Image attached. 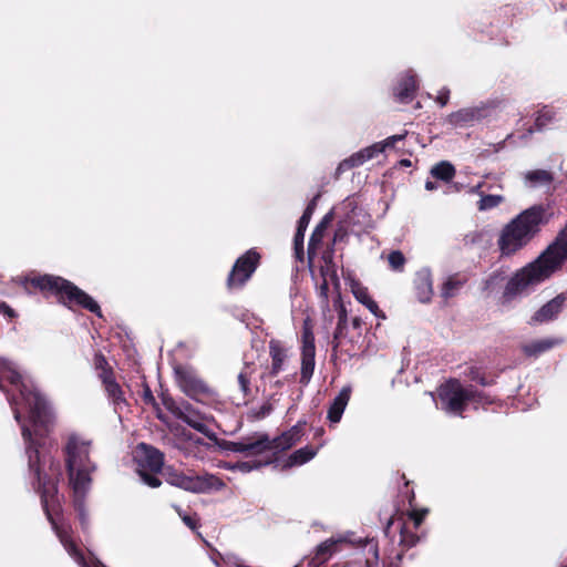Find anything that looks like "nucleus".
I'll use <instances>...</instances> for the list:
<instances>
[{
	"mask_svg": "<svg viewBox=\"0 0 567 567\" xmlns=\"http://www.w3.org/2000/svg\"><path fill=\"white\" fill-rule=\"evenodd\" d=\"M394 523H395V516L393 515V516H391V517L389 518V520H388V523H386V525H385V527H384V534H385L388 537H389V536H391V528H392V526L394 525Z\"/></svg>",
	"mask_w": 567,
	"mask_h": 567,
	"instance_id": "338daca9",
	"label": "nucleus"
},
{
	"mask_svg": "<svg viewBox=\"0 0 567 567\" xmlns=\"http://www.w3.org/2000/svg\"><path fill=\"white\" fill-rule=\"evenodd\" d=\"M352 292L355 299L364 305L375 317L385 319V315L380 310L378 303L372 299L367 287L355 285L352 287Z\"/></svg>",
	"mask_w": 567,
	"mask_h": 567,
	"instance_id": "a878e982",
	"label": "nucleus"
},
{
	"mask_svg": "<svg viewBox=\"0 0 567 567\" xmlns=\"http://www.w3.org/2000/svg\"><path fill=\"white\" fill-rule=\"evenodd\" d=\"M332 221H333V212L330 210L322 217L320 223L313 229V231L310 236L309 243H308V257H309L310 261H312V259L315 258V256L317 254V249L321 245L322 239L324 237V233H326L328 226Z\"/></svg>",
	"mask_w": 567,
	"mask_h": 567,
	"instance_id": "4be33fe9",
	"label": "nucleus"
},
{
	"mask_svg": "<svg viewBox=\"0 0 567 567\" xmlns=\"http://www.w3.org/2000/svg\"><path fill=\"white\" fill-rule=\"evenodd\" d=\"M0 313H2L9 320L17 317V312L4 301H0Z\"/></svg>",
	"mask_w": 567,
	"mask_h": 567,
	"instance_id": "052dcab7",
	"label": "nucleus"
},
{
	"mask_svg": "<svg viewBox=\"0 0 567 567\" xmlns=\"http://www.w3.org/2000/svg\"><path fill=\"white\" fill-rule=\"evenodd\" d=\"M63 547L81 567H87L85 556L74 540L63 545Z\"/></svg>",
	"mask_w": 567,
	"mask_h": 567,
	"instance_id": "79ce46f5",
	"label": "nucleus"
},
{
	"mask_svg": "<svg viewBox=\"0 0 567 567\" xmlns=\"http://www.w3.org/2000/svg\"><path fill=\"white\" fill-rule=\"evenodd\" d=\"M450 89L447 87H442L439 93H437V96L435 99L436 103L441 106V107H444L447 105L449 101H450Z\"/></svg>",
	"mask_w": 567,
	"mask_h": 567,
	"instance_id": "6e6d98bb",
	"label": "nucleus"
},
{
	"mask_svg": "<svg viewBox=\"0 0 567 567\" xmlns=\"http://www.w3.org/2000/svg\"><path fill=\"white\" fill-rule=\"evenodd\" d=\"M439 398L443 409L456 415H462L467 408V388L458 379H450L439 389Z\"/></svg>",
	"mask_w": 567,
	"mask_h": 567,
	"instance_id": "9b49d317",
	"label": "nucleus"
},
{
	"mask_svg": "<svg viewBox=\"0 0 567 567\" xmlns=\"http://www.w3.org/2000/svg\"><path fill=\"white\" fill-rule=\"evenodd\" d=\"M408 493V501H409V505L410 507H414V501H415V494H414V491L411 489V491H406Z\"/></svg>",
	"mask_w": 567,
	"mask_h": 567,
	"instance_id": "774afa93",
	"label": "nucleus"
},
{
	"mask_svg": "<svg viewBox=\"0 0 567 567\" xmlns=\"http://www.w3.org/2000/svg\"><path fill=\"white\" fill-rule=\"evenodd\" d=\"M546 262L556 271L567 259V225L556 239L540 254Z\"/></svg>",
	"mask_w": 567,
	"mask_h": 567,
	"instance_id": "ddd939ff",
	"label": "nucleus"
},
{
	"mask_svg": "<svg viewBox=\"0 0 567 567\" xmlns=\"http://www.w3.org/2000/svg\"><path fill=\"white\" fill-rule=\"evenodd\" d=\"M321 275L323 277V280L319 287V295L321 298L324 299L326 302H328V292H329V284L326 278V270L321 268Z\"/></svg>",
	"mask_w": 567,
	"mask_h": 567,
	"instance_id": "13d9d810",
	"label": "nucleus"
},
{
	"mask_svg": "<svg viewBox=\"0 0 567 567\" xmlns=\"http://www.w3.org/2000/svg\"><path fill=\"white\" fill-rule=\"evenodd\" d=\"M525 179L532 186H542L549 185L554 177L553 174L546 169H534L526 173Z\"/></svg>",
	"mask_w": 567,
	"mask_h": 567,
	"instance_id": "f704fd0d",
	"label": "nucleus"
},
{
	"mask_svg": "<svg viewBox=\"0 0 567 567\" xmlns=\"http://www.w3.org/2000/svg\"><path fill=\"white\" fill-rule=\"evenodd\" d=\"M555 113L549 110L547 106L543 107L538 111L537 116L535 118V130L542 131L545 126H547L554 120Z\"/></svg>",
	"mask_w": 567,
	"mask_h": 567,
	"instance_id": "a19ab883",
	"label": "nucleus"
},
{
	"mask_svg": "<svg viewBox=\"0 0 567 567\" xmlns=\"http://www.w3.org/2000/svg\"><path fill=\"white\" fill-rule=\"evenodd\" d=\"M262 465L264 464L261 462H258V461H244V462H238L236 467L239 471H241L243 473H249L250 471L257 470V468H259Z\"/></svg>",
	"mask_w": 567,
	"mask_h": 567,
	"instance_id": "864d4df0",
	"label": "nucleus"
},
{
	"mask_svg": "<svg viewBox=\"0 0 567 567\" xmlns=\"http://www.w3.org/2000/svg\"><path fill=\"white\" fill-rule=\"evenodd\" d=\"M14 419L21 425V434L27 444L28 467L31 475V486L39 495L43 513L51 524L62 545L73 540L69 525L59 524L58 518L63 514V495L59 493V484L63 478L60 461L41 455L38 443L32 439L30 427L22 423V415L13 409Z\"/></svg>",
	"mask_w": 567,
	"mask_h": 567,
	"instance_id": "f257e3e1",
	"label": "nucleus"
},
{
	"mask_svg": "<svg viewBox=\"0 0 567 567\" xmlns=\"http://www.w3.org/2000/svg\"><path fill=\"white\" fill-rule=\"evenodd\" d=\"M178 408L179 410L182 411V413L185 415V413H190L193 410H195L193 408V405L187 402V401H182L181 403H178Z\"/></svg>",
	"mask_w": 567,
	"mask_h": 567,
	"instance_id": "69168bd1",
	"label": "nucleus"
},
{
	"mask_svg": "<svg viewBox=\"0 0 567 567\" xmlns=\"http://www.w3.org/2000/svg\"><path fill=\"white\" fill-rule=\"evenodd\" d=\"M161 400L163 405L176 417L182 416V411L178 408V402L167 392H162Z\"/></svg>",
	"mask_w": 567,
	"mask_h": 567,
	"instance_id": "c03bdc74",
	"label": "nucleus"
},
{
	"mask_svg": "<svg viewBox=\"0 0 567 567\" xmlns=\"http://www.w3.org/2000/svg\"><path fill=\"white\" fill-rule=\"evenodd\" d=\"M7 380L19 389L20 395L28 408L29 420L34 429L38 449L41 446L40 440L44 439L52 430L54 416L44 399V396L31 384L23 381L22 375L14 370H7L3 367L1 381ZM30 432H32L30 430ZM33 436V433H31Z\"/></svg>",
	"mask_w": 567,
	"mask_h": 567,
	"instance_id": "39448f33",
	"label": "nucleus"
},
{
	"mask_svg": "<svg viewBox=\"0 0 567 567\" xmlns=\"http://www.w3.org/2000/svg\"><path fill=\"white\" fill-rule=\"evenodd\" d=\"M485 117L484 107H464L456 112H452L446 122L455 127H468L473 126L476 122H480Z\"/></svg>",
	"mask_w": 567,
	"mask_h": 567,
	"instance_id": "dca6fc26",
	"label": "nucleus"
},
{
	"mask_svg": "<svg viewBox=\"0 0 567 567\" xmlns=\"http://www.w3.org/2000/svg\"><path fill=\"white\" fill-rule=\"evenodd\" d=\"M363 164V159L361 158L360 152L352 154L350 157L343 159L339 163L336 169V178H339L341 174L344 172L352 169L354 167H359Z\"/></svg>",
	"mask_w": 567,
	"mask_h": 567,
	"instance_id": "4c0bfd02",
	"label": "nucleus"
},
{
	"mask_svg": "<svg viewBox=\"0 0 567 567\" xmlns=\"http://www.w3.org/2000/svg\"><path fill=\"white\" fill-rule=\"evenodd\" d=\"M504 197L502 195H484L477 202V209L480 212L491 210L497 206H499L504 202Z\"/></svg>",
	"mask_w": 567,
	"mask_h": 567,
	"instance_id": "58836bf2",
	"label": "nucleus"
},
{
	"mask_svg": "<svg viewBox=\"0 0 567 567\" xmlns=\"http://www.w3.org/2000/svg\"><path fill=\"white\" fill-rule=\"evenodd\" d=\"M315 357L316 351H301V369H300V383L307 385L315 371Z\"/></svg>",
	"mask_w": 567,
	"mask_h": 567,
	"instance_id": "c85d7f7f",
	"label": "nucleus"
},
{
	"mask_svg": "<svg viewBox=\"0 0 567 567\" xmlns=\"http://www.w3.org/2000/svg\"><path fill=\"white\" fill-rule=\"evenodd\" d=\"M491 187L487 186L484 182H480L478 184L472 186L468 190L470 194L478 195L481 198L485 195V192Z\"/></svg>",
	"mask_w": 567,
	"mask_h": 567,
	"instance_id": "680f3d73",
	"label": "nucleus"
},
{
	"mask_svg": "<svg viewBox=\"0 0 567 567\" xmlns=\"http://www.w3.org/2000/svg\"><path fill=\"white\" fill-rule=\"evenodd\" d=\"M348 235H349V233H348L347 224L344 221H339L337 224V228L333 234L332 243L337 244V243L346 241L348 238Z\"/></svg>",
	"mask_w": 567,
	"mask_h": 567,
	"instance_id": "3c124183",
	"label": "nucleus"
},
{
	"mask_svg": "<svg viewBox=\"0 0 567 567\" xmlns=\"http://www.w3.org/2000/svg\"><path fill=\"white\" fill-rule=\"evenodd\" d=\"M566 297L560 293L540 307L530 318L529 323H544L555 319L563 310Z\"/></svg>",
	"mask_w": 567,
	"mask_h": 567,
	"instance_id": "a211bd4d",
	"label": "nucleus"
},
{
	"mask_svg": "<svg viewBox=\"0 0 567 567\" xmlns=\"http://www.w3.org/2000/svg\"><path fill=\"white\" fill-rule=\"evenodd\" d=\"M386 259H388V262H389V267L393 271H398V272L403 271L404 266L406 264V258L404 257V255H403V252L401 250H392L388 255Z\"/></svg>",
	"mask_w": 567,
	"mask_h": 567,
	"instance_id": "ea45409f",
	"label": "nucleus"
},
{
	"mask_svg": "<svg viewBox=\"0 0 567 567\" xmlns=\"http://www.w3.org/2000/svg\"><path fill=\"white\" fill-rule=\"evenodd\" d=\"M140 453L137 458V470H144L152 473H161L164 466V453L158 449L146 444L140 443L137 445Z\"/></svg>",
	"mask_w": 567,
	"mask_h": 567,
	"instance_id": "4468645a",
	"label": "nucleus"
},
{
	"mask_svg": "<svg viewBox=\"0 0 567 567\" xmlns=\"http://www.w3.org/2000/svg\"><path fill=\"white\" fill-rule=\"evenodd\" d=\"M403 515L404 513H401L398 517V522L400 523V545L404 549H410L419 543L420 536L409 528L406 523L403 520Z\"/></svg>",
	"mask_w": 567,
	"mask_h": 567,
	"instance_id": "c756f323",
	"label": "nucleus"
},
{
	"mask_svg": "<svg viewBox=\"0 0 567 567\" xmlns=\"http://www.w3.org/2000/svg\"><path fill=\"white\" fill-rule=\"evenodd\" d=\"M255 372L254 363H245V367L239 372L237 380L240 388V391L244 394V398L251 396V388L250 380Z\"/></svg>",
	"mask_w": 567,
	"mask_h": 567,
	"instance_id": "72a5a7b5",
	"label": "nucleus"
},
{
	"mask_svg": "<svg viewBox=\"0 0 567 567\" xmlns=\"http://www.w3.org/2000/svg\"><path fill=\"white\" fill-rule=\"evenodd\" d=\"M21 284L30 293L40 292L45 298L55 297L61 305L70 310L79 307L102 317L99 303L84 290L63 277L48 274L37 275L24 277Z\"/></svg>",
	"mask_w": 567,
	"mask_h": 567,
	"instance_id": "f03ea898",
	"label": "nucleus"
},
{
	"mask_svg": "<svg viewBox=\"0 0 567 567\" xmlns=\"http://www.w3.org/2000/svg\"><path fill=\"white\" fill-rule=\"evenodd\" d=\"M142 388H143V391L141 394L142 401L144 402V404L151 405L153 408L154 412L156 413L157 419L163 421L164 415L162 413L159 404L157 403L155 396L153 395V392H152L145 377H143Z\"/></svg>",
	"mask_w": 567,
	"mask_h": 567,
	"instance_id": "e433bc0d",
	"label": "nucleus"
},
{
	"mask_svg": "<svg viewBox=\"0 0 567 567\" xmlns=\"http://www.w3.org/2000/svg\"><path fill=\"white\" fill-rule=\"evenodd\" d=\"M321 446H322V443L319 444V446H317V447L307 445L305 447H301V449L295 451L293 453H291L288 456L285 467L299 466V465H302V464L309 462L317 455V453Z\"/></svg>",
	"mask_w": 567,
	"mask_h": 567,
	"instance_id": "bb28decb",
	"label": "nucleus"
},
{
	"mask_svg": "<svg viewBox=\"0 0 567 567\" xmlns=\"http://www.w3.org/2000/svg\"><path fill=\"white\" fill-rule=\"evenodd\" d=\"M301 339H302L301 351H308V352L311 350L316 351L313 326H312L310 318H306L303 320Z\"/></svg>",
	"mask_w": 567,
	"mask_h": 567,
	"instance_id": "c9c22d12",
	"label": "nucleus"
},
{
	"mask_svg": "<svg viewBox=\"0 0 567 567\" xmlns=\"http://www.w3.org/2000/svg\"><path fill=\"white\" fill-rule=\"evenodd\" d=\"M312 215H313V213L305 209L303 214L301 215V217L298 220L297 229L306 231V229L311 220Z\"/></svg>",
	"mask_w": 567,
	"mask_h": 567,
	"instance_id": "4d7b16f0",
	"label": "nucleus"
},
{
	"mask_svg": "<svg viewBox=\"0 0 567 567\" xmlns=\"http://www.w3.org/2000/svg\"><path fill=\"white\" fill-rule=\"evenodd\" d=\"M141 480L150 487L157 488L162 485V481L156 476L157 473H152L144 470H137Z\"/></svg>",
	"mask_w": 567,
	"mask_h": 567,
	"instance_id": "8fccbe9b",
	"label": "nucleus"
},
{
	"mask_svg": "<svg viewBox=\"0 0 567 567\" xmlns=\"http://www.w3.org/2000/svg\"><path fill=\"white\" fill-rule=\"evenodd\" d=\"M554 272L553 267L539 255L534 261L527 264L511 277L503 291L504 301L514 300L518 295L527 291L528 288L548 279Z\"/></svg>",
	"mask_w": 567,
	"mask_h": 567,
	"instance_id": "0eeeda50",
	"label": "nucleus"
},
{
	"mask_svg": "<svg viewBox=\"0 0 567 567\" xmlns=\"http://www.w3.org/2000/svg\"><path fill=\"white\" fill-rule=\"evenodd\" d=\"M362 326H363V321L360 317H354L352 319V322H351V326H350V330H357V331H360L362 333Z\"/></svg>",
	"mask_w": 567,
	"mask_h": 567,
	"instance_id": "0e129e2a",
	"label": "nucleus"
},
{
	"mask_svg": "<svg viewBox=\"0 0 567 567\" xmlns=\"http://www.w3.org/2000/svg\"><path fill=\"white\" fill-rule=\"evenodd\" d=\"M274 410V406L270 402H265L259 409L254 410L252 416L256 420H262L268 416Z\"/></svg>",
	"mask_w": 567,
	"mask_h": 567,
	"instance_id": "603ef678",
	"label": "nucleus"
},
{
	"mask_svg": "<svg viewBox=\"0 0 567 567\" xmlns=\"http://www.w3.org/2000/svg\"><path fill=\"white\" fill-rule=\"evenodd\" d=\"M164 476L168 484L192 493H206L212 489H220L224 486L223 481L215 475L192 476L173 467H167Z\"/></svg>",
	"mask_w": 567,
	"mask_h": 567,
	"instance_id": "6e6552de",
	"label": "nucleus"
},
{
	"mask_svg": "<svg viewBox=\"0 0 567 567\" xmlns=\"http://www.w3.org/2000/svg\"><path fill=\"white\" fill-rule=\"evenodd\" d=\"M563 343V339L560 338H544L539 340H534L529 343L522 346V351L526 357L538 358L543 353L554 349L555 347Z\"/></svg>",
	"mask_w": 567,
	"mask_h": 567,
	"instance_id": "5701e85b",
	"label": "nucleus"
},
{
	"mask_svg": "<svg viewBox=\"0 0 567 567\" xmlns=\"http://www.w3.org/2000/svg\"><path fill=\"white\" fill-rule=\"evenodd\" d=\"M179 517L182 518L183 523L189 527L192 530H195L197 529L200 524H199V518H198V515L196 513L194 514H187V513H184L181 507L176 506L175 507Z\"/></svg>",
	"mask_w": 567,
	"mask_h": 567,
	"instance_id": "09e8293b",
	"label": "nucleus"
},
{
	"mask_svg": "<svg viewBox=\"0 0 567 567\" xmlns=\"http://www.w3.org/2000/svg\"><path fill=\"white\" fill-rule=\"evenodd\" d=\"M69 484L73 489V506L79 512L82 525L85 523L84 497L91 484V472L95 465L90 460V443L70 435L63 447Z\"/></svg>",
	"mask_w": 567,
	"mask_h": 567,
	"instance_id": "7ed1b4c3",
	"label": "nucleus"
},
{
	"mask_svg": "<svg viewBox=\"0 0 567 567\" xmlns=\"http://www.w3.org/2000/svg\"><path fill=\"white\" fill-rule=\"evenodd\" d=\"M104 392L106 394L107 400L113 405V409L116 413L123 411V409L128 408L130 404L125 398L124 390L122 385L116 380V374L101 381Z\"/></svg>",
	"mask_w": 567,
	"mask_h": 567,
	"instance_id": "f3484780",
	"label": "nucleus"
},
{
	"mask_svg": "<svg viewBox=\"0 0 567 567\" xmlns=\"http://www.w3.org/2000/svg\"><path fill=\"white\" fill-rule=\"evenodd\" d=\"M269 355L271 358V365L268 372L261 374V379L277 377L284 368V363L287 359L286 349L278 340H270L269 342Z\"/></svg>",
	"mask_w": 567,
	"mask_h": 567,
	"instance_id": "6ab92c4d",
	"label": "nucleus"
},
{
	"mask_svg": "<svg viewBox=\"0 0 567 567\" xmlns=\"http://www.w3.org/2000/svg\"><path fill=\"white\" fill-rule=\"evenodd\" d=\"M260 264L261 255L257 248H250L240 255L235 260L227 276V289L231 291L244 288V286L251 279Z\"/></svg>",
	"mask_w": 567,
	"mask_h": 567,
	"instance_id": "1a4fd4ad",
	"label": "nucleus"
},
{
	"mask_svg": "<svg viewBox=\"0 0 567 567\" xmlns=\"http://www.w3.org/2000/svg\"><path fill=\"white\" fill-rule=\"evenodd\" d=\"M178 420L186 423L192 429L197 432L204 434L208 439H213L215 434L209 430V427L204 422L205 417L196 410H193L190 413H182V416Z\"/></svg>",
	"mask_w": 567,
	"mask_h": 567,
	"instance_id": "cd10ccee",
	"label": "nucleus"
},
{
	"mask_svg": "<svg viewBox=\"0 0 567 567\" xmlns=\"http://www.w3.org/2000/svg\"><path fill=\"white\" fill-rule=\"evenodd\" d=\"M416 90V76L408 73L400 79L396 86L393 89V94L399 102L409 103L414 99Z\"/></svg>",
	"mask_w": 567,
	"mask_h": 567,
	"instance_id": "412c9836",
	"label": "nucleus"
},
{
	"mask_svg": "<svg viewBox=\"0 0 567 567\" xmlns=\"http://www.w3.org/2000/svg\"><path fill=\"white\" fill-rule=\"evenodd\" d=\"M467 281L466 277H460L457 274L450 276L442 286L441 296L447 300L455 296L456 291L461 289Z\"/></svg>",
	"mask_w": 567,
	"mask_h": 567,
	"instance_id": "7c9ffc66",
	"label": "nucleus"
},
{
	"mask_svg": "<svg viewBox=\"0 0 567 567\" xmlns=\"http://www.w3.org/2000/svg\"><path fill=\"white\" fill-rule=\"evenodd\" d=\"M548 223L546 208L534 205L504 226L497 240L502 256L509 257L526 247Z\"/></svg>",
	"mask_w": 567,
	"mask_h": 567,
	"instance_id": "20e7f679",
	"label": "nucleus"
},
{
	"mask_svg": "<svg viewBox=\"0 0 567 567\" xmlns=\"http://www.w3.org/2000/svg\"><path fill=\"white\" fill-rule=\"evenodd\" d=\"M334 307L338 312V322L336 328L349 327L348 312L340 296L334 300Z\"/></svg>",
	"mask_w": 567,
	"mask_h": 567,
	"instance_id": "49530a36",
	"label": "nucleus"
},
{
	"mask_svg": "<svg viewBox=\"0 0 567 567\" xmlns=\"http://www.w3.org/2000/svg\"><path fill=\"white\" fill-rule=\"evenodd\" d=\"M427 514H429L427 508L416 509L414 507H411V511H409L406 513L409 519L412 520L413 527L415 529H417L421 526V524L423 523V520Z\"/></svg>",
	"mask_w": 567,
	"mask_h": 567,
	"instance_id": "de8ad7c7",
	"label": "nucleus"
},
{
	"mask_svg": "<svg viewBox=\"0 0 567 567\" xmlns=\"http://www.w3.org/2000/svg\"><path fill=\"white\" fill-rule=\"evenodd\" d=\"M175 374L178 386L190 399L200 400L210 394L208 385L194 372L184 368H177Z\"/></svg>",
	"mask_w": 567,
	"mask_h": 567,
	"instance_id": "f8f14e48",
	"label": "nucleus"
},
{
	"mask_svg": "<svg viewBox=\"0 0 567 567\" xmlns=\"http://www.w3.org/2000/svg\"><path fill=\"white\" fill-rule=\"evenodd\" d=\"M332 352L336 357L352 359L364 352L363 334L349 327L336 328L332 339Z\"/></svg>",
	"mask_w": 567,
	"mask_h": 567,
	"instance_id": "9d476101",
	"label": "nucleus"
},
{
	"mask_svg": "<svg viewBox=\"0 0 567 567\" xmlns=\"http://www.w3.org/2000/svg\"><path fill=\"white\" fill-rule=\"evenodd\" d=\"M455 167L447 161H442L431 168V175L439 181L449 183L455 177Z\"/></svg>",
	"mask_w": 567,
	"mask_h": 567,
	"instance_id": "2f4dec72",
	"label": "nucleus"
},
{
	"mask_svg": "<svg viewBox=\"0 0 567 567\" xmlns=\"http://www.w3.org/2000/svg\"><path fill=\"white\" fill-rule=\"evenodd\" d=\"M468 402L476 404H492L494 401L484 392L478 391L473 385L467 388Z\"/></svg>",
	"mask_w": 567,
	"mask_h": 567,
	"instance_id": "37998d69",
	"label": "nucleus"
},
{
	"mask_svg": "<svg viewBox=\"0 0 567 567\" xmlns=\"http://www.w3.org/2000/svg\"><path fill=\"white\" fill-rule=\"evenodd\" d=\"M467 375L471 378V380L477 381L483 386L492 384V381H487L484 375H481L480 370L475 367L470 368V372Z\"/></svg>",
	"mask_w": 567,
	"mask_h": 567,
	"instance_id": "5fc2aeb1",
	"label": "nucleus"
},
{
	"mask_svg": "<svg viewBox=\"0 0 567 567\" xmlns=\"http://www.w3.org/2000/svg\"><path fill=\"white\" fill-rule=\"evenodd\" d=\"M93 365L97 372L100 381H103L115 375L113 367L109 363L105 355L100 351L94 354Z\"/></svg>",
	"mask_w": 567,
	"mask_h": 567,
	"instance_id": "473e14b6",
	"label": "nucleus"
},
{
	"mask_svg": "<svg viewBox=\"0 0 567 567\" xmlns=\"http://www.w3.org/2000/svg\"><path fill=\"white\" fill-rule=\"evenodd\" d=\"M405 137V134H396L385 138L382 142L374 143L368 147L360 150L361 158L363 163L369 159L374 158L379 154L383 153L389 147H394L395 143L402 141Z\"/></svg>",
	"mask_w": 567,
	"mask_h": 567,
	"instance_id": "393cba45",
	"label": "nucleus"
},
{
	"mask_svg": "<svg viewBox=\"0 0 567 567\" xmlns=\"http://www.w3.org/2000/svg\"><path fill=\"white\" fill-rule=\"evenodd\" d=\"M413 285L419 301L423 303L430 302L433 296V279L430 270L423 269L417 271Z\"/></svg>",
	"mask_w": 567,
	"mask_h": 567,
	"instance_id": "aec40b11",
	"label": "nucleus"
},
{
	"mask_svg": "<svg viewBox=\"0 0 567 567\" xmlns=\"http://www.w3.org/2000/svg\"><path fill=\"white\" fill-rule=\"evenodd\" d=\"M498 279H502L499 272H493L488 278H486L483 282V289L484 290H492L494 285L497 282Z\"/></svg>",
	"mask_w": 567,
	"mask_h": 567,
	"instance_id": "bf43d9fd",
	"label": "nucleus"
},
{
	"mask_svg": "<svg viewBox=\"0 0 567 567\" xmlns=\"http://www.w3.org/2000/svg\"><path fill=\"white\" fill-rule=\"evenodd\" d=\"M344 544L343 538H329L322 542L316 547L309 565L311 567H322L336 553L342 549Z\"/></svg>",
	"mask_w": 567,
	"mask_h": 567,
	"instance_id": "2eb2a0df",
	"label": "nucleus"
},
{
	"mask_svg": "<svg viewBox=\"0 0 567 567\" xmlns=\"http://www.w3.org/2000/svg\"><path fill=\"white\" fill-rule=\"evenodd\" d=\"M320 197H321V193L319 192L309 200V203L307 204V207L305 209L308 212L315 213Z\"/></svg>",
	"mask_w": 567,
	"mask_h": 567,
	"instance_id": "e2e57ef3",
	"label": "nucleus"
},
{
	"mask_svg": "<svg viewBox=\"0 0 567 567\" xmlns=\"http://www.w3.org/2000/svg\"><path fill=\"white\" fill-rule=\"evenodd\" d=\"M306 421H298L288 431L270 440L268 434H256L245 437L241 441H224L223 449L234 453L246 455H259L266 451L278 450L287 451L296 445L305 435Z\"/></svg>",
	"mask_w": 567,
	"mask_h": 567,
	"instance_id": "423d86ee",
	"label": "nucleus"
},
{
	"mask_svg": "<svg viewBox=\"0 0 567 567\" xmlns=\"http://www.w3.org/2000/svg\"><path fill=\"white\" fill-rule=\"evenodd\" d=\"M351 395L350 388H342L341 391L338 393V395L333 399L332 403L330 404L327 413V419L331 423H338L340 422L342 414L344 412L346 406L349 403Z\"/></svg>",
	"mask_w": 567,
	"mask_h": 567,
	"instance_id": "b1692460",
	"label": "nucleus"
},
{
	"mask_svg": "<svg viewBox=\"0 0 567 567\" xmlns=\"http://www.w3.org/2000/svg\"><path fill=\"white\" fill-rule=\"evenodd\" d=\"M305 233L306 231L297 229L295 233V236H293L295 257L300 262H303V259H305V250H303Z\"/></svg>",
	"mask_w": 567,
	"mask_h": 567,
	"instance_id": "a18cd8bd",
	"label": "nucleus"
}]
</instances>
